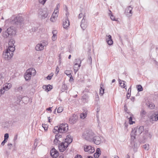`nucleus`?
<instances>
[{
	"mask_svg": "<svg viewBox=\"0 0 158 158\" xmlns=\"http://www.w3.org/2000/svg\"><path fill=\"white\" fill-rule=\"evenodd\" d=\"M68 130V125L67 123H62L60 124L59 126L54 127L52 131L54 133L57 132L63 133L67 132Z\"/></svg>",
	"mask_w": 158,
	"mask_h": 158,
	"instance_id": "1",
	"label": "nucleus"
},
{
	"mask_svg": "<svg viewBox=\"0 0 158 158\" xmlns=\"http://www.w3.org/2000/svg\"><path fill=\"white\" fill-rule=\"evenodd\" d=\"M143 130L144 127L142 126H140L139 127H137L133 129L131 133V140L135 139V136L139 135L143 131Z\"/></svg>",
	"mask_w": 158,
	"mask_h": 158,
	"instance_id": "2",
	"label": "nucleus"
},
{
	"mask_svg": "<svg viewBox=\"0 0 158 158\" xmlns=\"http://www.w3.org/2000/svg\"><path fill=\"white\" fill-rule=\"evenodd\" d=\"M94 135V133L92 131L86 130L83 133L82 137L83 139L85 140L91 142L92 138Z\"/></svg>",
	"mask_w": 158,
	"mask_h": 158,
	"instance_id": "3",
	"label": "nucleus"
},
{
	"mask_svg": "<svg viewBox=\"0 0 158 158\" xmlns=\"http://www.w3.org/2000/svg\"><path fill=\"white\" fill-rule=\"evenodd\" d=\"M48 10L47 8H40L38 11V16L41 19H44L46 18L48 15Z\"/></svg>",
	"mask_w": 158,
	"mask_h": 158,
	"instance_id": "4",
	"label": "nucleus"
},
{
	"mask_svg": "<svg viewBox=\"0 0 158 158\" xmlns=\"http://www.w3.org/2000/svg\"><path fill=\"white\" fill-rule=\"evenodd\" d=\"M36 73V71L33 68H30L28 69L25 74L24 77L26 81L30 80L31 79V76H34Z\"/></svg>",
	"mask_w": 158,
	"mask_h": 158,
	"instance_id": "5",
	"label": "nucleus"
},
{
	"mask_svg": "<svg viewBox=\"0 0 158 158\" xmlns=\"http://www.w3.org/2000/svg\"><path fill=\"white\" fill-rule=\"evenodd\" d=\"M15 50H5L3 54V57L7 60H10L13 55V52Z\"/></svg>",
	"mask_w": 158,
	"mask_h": 158,
	"instance_id": "6",
	"label": "nucleus"
},
{
	"mask_svg": "<svg viewBox=\"0 0 158 158\" xmlns=\"http://www.w3.org/2000/svg\"><path fill=\"white\" fill-rule=\"evenodd\" d=\"M81 61L79 59H76L75 60L74 64L73 69L75 73H76L80 69L81 66Z\"/></svg>",
	"mask_w": 158,
	"mask_h": 158,
	"instance_id": "7",
	"label": "nucleus"
},
{
	"mask_svg": "<svg viewBox=\"0 0 158 158\" xmlns=\"http://www.w3.org/2000/svg\"><path fill=\"white\" fill-rule=\"evenodd\" d=\"M83 148L85 152H87L90 154L92 153L95 151L94 148L91 146L85 145L84 146Z\"/></svg>",
	"mask_w": 158,
	"mask_h": 158,
	"instance_id": "8",
	"label": "nucleus"
},
{
	"mask_svg": "<svg viewBox=\"0 0 158 158\" xmlns=\"http://www.w3.org/2000/svg\"><path fill=\"white\" fill-rule=\"evenodd\" d=\"M47 42H43L40 44H38L36 45L35 49H46V46L48 45Z\"/></svg>",
	"mask_w": 158,
	"mask_h": 158,
	"instance_id": "9",
	"label": "nucleus"
},
{
	"mask_svg": "<svg viewBox=\"0 0 158 158\" xmlns=\"http://www.w3.org/2000/svg\"><path fill=\"white\" fill-rule=\"evenodd\" d=\"M101 138L98 136L95 135L93 136L92 138L91 142H93L96 145L99 144L101 142Z\"/></svg>",
	"mask_w": 158,
	"mask_h": 158,
	"instance_id": "10",
	"label": "nucleus"
},
{
	"mask_svg": "<svg viewBox=\"0 0 158 158\" xmlns=\"http://www.w3.org/2000/svg\"><path fill=\"white\" fill-rule=\"evenodd\" d=\"M77 116L73 114L69 118V122L71 124H74L77 121Z\"/></svg>",
	"mask_w": 158,
	"mask_h": 158,
	"instance_id": "11",
	"label": "nucleus"
},
{
	"mask_svg": "<svg viewBox=\"0 0 158 158\" xmlns=\"http://www.w3.org/2000/svg\"><path fill=\"white\" fill-rule=\"evenodd\" d=\"M68 144H67V143L64 142H62L60 145H59L58 146V148L60 152H63L68 147Z\"/></svg>",
	"mask_w": 158,
	"mask_h": 158,
	"instance_id": "12",
	"label": "nucleus"
},
{
	"mask_svg": "<svg viewBox=\"0 0 158 158\" xmlns=\"http://www.w3.org/2000/svg\"><path fill=\"white\" fill-rule=\"evenodd\" d=\"M23 21V19L21 17H16L14 18L12 21V23L19 24L21 23Z\"/></svg>",
	"mask_w": 158,
	"mask_h": 158,
	"instance_id": "13",
	"label": "nucleus"
},
{
	"mask_svg": "<svg viewBox=\"0 0 158 158\" xmlns=\"http://www.w3.org/2000/svg\"><path fill=\"white\" fill-rule=\"evenodd\" d=\"M15 42L13 39H10L8 45V47L6 49H15V46L14 45V44Z\"/></svg>",
	"mask_w": 158,
	"mask_h": 158,
	"instance_id": "14",
	"label": "nucleus"
},
{
	"mask_svg": "<svg viewBox=\"0 0 158 158\" xmlns=\"http://www.w3.org/2000/svg\"><path fill=\"white\" fill-rule=\"evenodd\" d=\"M12 87V85L10 83H6L4 85L3 87L1 88L4 93L5 91H8Z\"/></svg>",
	"mask_w": 158,
	"mask_h": 158,
	"instance_id": "15",
	"label": "nucleus"
},
{
	"mask_svg": "<svg viewBox=\"0 0 158 158\" xmlns=\"http://www.w3.org/2000/svg\"><path fill=\"white\" fill-rule=\"evenodd\" d=\"M51 155L53 158H56L58 156L59 153L55 149L52 148L50 151V152Z\"/></svg>",
	"mask_w": 158,
	"mask_h": 158,
	"instance_id": "16",
	"label": "nucleus"
},
{
	"mask_svg": "<svg viewBox=\"0 0 158 158\" xmlns=\"http://www.w3.org/2000/svg\"><path fill=\"white\" fill-rule=\"evenodd\" d=\"M133 8L131 6H128L126 10L125 13L128 16H131L132 15V10Z\"/></svg>",
	"mask_w": 158,
	"mask_h": 158,
	"instance_id": "17",
	"label": "nucleus"
},
{
	"mask_svg": "<svg viewBox=\"0 0 158 158\" xmlns=\"http://www.w3.org/2000/svg\"><path fill=\"white\" fill-rule=\"evenodd\" d=\"M68 17L63 21V27L64 28H67L69 25V20L68 19Z\"/></svg>",
	"mask_w": 158,
	"mask_h": 158,
	"instance_id": "18",
	"label": "nucleus"
},
{
	"mask_svg": "<svg viewBox=\"0 0 158 158\" xmlns=\"http://www.w3.org/2000/svg\"><path fill=\"white\" fill-rule=\"evenodd\" d=\"M107 38H106V40L107 43L109 45H111L113 44V41L112 39L111 36L110 35H106Z\"/></svg>",
	"mask_w": 158,
	"mask_h": 158,
	"instance_id": "19",
	"label": "nucleus"
},
{
	"mask_svg": "<svg viewBox=\"0 0 158 158\" xmlns=\"http://www.w3.org/2000/svg\"><path fill=\"white\" fill-rule=\"evenodd\" d=\"M7 30L10 35H15L16 34L15 30L13 27H9Z\"/></svg>",
	"mask_w": 158,
	"mask_h": 158,
	"instance_id": "20",
	"label": "nucleus"
},
{
	"mask_svg": "<svg viewBox=\"0 0 158 158\" xmlns=\"http://www.w3.org/2000/svg\"><path fill=\"white\" fill-rule=\"evenodd\" d=\"M73 139L70 135H68L66 136V138L65 139V142L67 143L68 144V145L70 144L72 141Z\"/></svg>",
	"mask_w": 158,
	"mask_h": 158,
	"instance_id": "21",
	"label": "nucleus"
},
{
	"mask_svg": "<svg viewBox=\"0 0 158 158\" xmlns=\"http://www.w3.org/2000/svg\"><path fill=\"white\" fill-rule=\"evenodd\" d=\"M89 98V96L86 94H85L82 97L81 100L84 102H87Z\"/></svg>",
	"mask_w": 158,
	"mask_h": 158,
	"instance_id": "22",
	"label": "nucleus"
},
{
	"mask_svg": "<svg viewBox=\"0 0 158 158\" xmlns=\"http://www.w3.org/2000/svg\"><path fill=\"white\" fill-rule=\"evenodd\" d=\"M134 140H131V144L130 146L133 148H135L137 147L138 145L136 143H135V142L134 141Z\"/></svg>",
	"mask_w": 158,
	"mask_h": 158,
	"instance_id": "23",
	"label": "nucleus"
},
{
	"mask_svg": "<svg viewBox=\"0 0 158 158\" xmlns=\"http://www.w3.org/2000/svg\"><path fill=\"white\" fill-rule=\"evenodd\" d=\"M72 71L71 70H66L65 71L64 73L67 75L69 77H70V79L71 78H72V79L73 80V78L72 76V75H71Z\"/></svg>",
	"mask_w": 158,
	"mask_h": 158,
	"instance_id": "24",
	"label": "nucleus"
},
{
	"mask_svg": "<svg viewBox=\"0 0 158 158\" xmlns=\"http://www.w3.org/2000/svg\"><path fill=\"white\" fill-rule=\"evenodd\" d=\"M58 12V10H55L52 15V17L56 19L58 16L57 13Z\"/></svg>",
	"mask_w": 158,
	"mask_h": 158,
	"instance_id": "25",
	"label": "nucleus"
},
{
	"mask_svg": "<svg viewBox=\"0 0 158 158\" xmlns=\"http://www.w3.org/2000/svg\"><path fill=\"white\" fill-rule=\"evenodd\" d=\"M9 35H10L7 31V30L2 33V36L5 38H7Z\"/></svg>",
	"mask_w": 158,
	"mask_h": 158,
	"instance_id": "26",
	"label": "nucleus"
},
{
	"mask_svg": "<svg viewBox=\"0 0 158 158\" xmlns=\"http://www.w3.org/2000/svg\"><path fill=\"white\" fill-rule=\"evenodd\" d=\"M104 88L103 85L102 84L100 85V94H101L102 95L104 93Z\"/></svg>",
	"mask_w": 158,
	"mask_h": 158,
	"instance_id": "27",
	"label": "nucleus"
},
{
	"mask_svg": "<svg viewBox=\"0 0 158 158\" xmlns=\"http://www.w3.org/2000/svg\"><path fill=\"white\" fill-rule=\"evenodd\" d=\"M87 113L86 112H83L80 115V118L82 119H84L87 116Z\"/></svg>",
	"mask_w": 158,
	"mask_h": 158,
	"instance_id": "28",
	"label": "nucleus"
},
{
	"mask_svg": "<svg viewBox=\"0 0 158 158\" xmlns=\"http://www.w3.org/2000/svg\"><path fill=\"white\" fill-rule=\"evenodd\" d=\"M124 81H121V80H119V84H120L121 86V87H123V88H124L126 89V86H124L125 85V83H124Z\"/></svg>",
	"mask_w": 158,
	"mask_h": 158,
	"instance_id": "29",
	"label": "nucleus"
},
{
	"mask_svg": "<svg viewBox=\"0 0 158 158\" xmlns=\"http://www.w3.org/2000/svg\"><path fill=\"white\" fill-rule=\"evenodd\" d=\"M148 104V106L150 109H152L155 108V105L153 103L150 102Z\"/></svg>",
	"mask_w": 158,
	"mask_h": 158,
	"instance_id": "30",
	"label": "nucleus"
},
{
	"mask_svg": "<svg viewBox=\"0 0 158 158\" xmlns=\"http://www.w3.org/2000/svg\"><path fill=\"white\" fill-rule=\"evenodd\" d=\"M61 141L60 140H58L57 139H55L53 143L54 144H55V145H57L59 144V143H60Z\"/></svg>",
	"mask_w": 158,
	"mask_h": 158,
	"instance_id": "31",
	"label": "nucleus"
},
{
	"mask_svg": "<svg viewBox=\"0 0 158 158\" xmlns=\"http://www.w3.org/2000/svg\"><path fill=\"white\" fill-rule=\"evenodd\" d=\"M87 23H82L81 24V27L83 30H85L87 27Z\"/></svg>",
	"mask_w": 158,
	"mask_h": 158,
	"instance_id": "32",
	"label": "nucleus"
},
{
	"mask_svg": "<svg viewBox=\"0 0 158 158\" xmlns=\"http://www.w3.org/2000/svg\"><path fill=\"white\" fill-rule=\"evenodd\" d=\"M58 132L56 133V134L55 135V138L57 139L58 140H60V139L62 137V135H60L59 134H58Z\"/></svg>",
	"mask_w": 158,
	"mask_h": 158,
	"instance_id": "33",
	"label": "nucleus"
},
{
	"mask_svg": "<svg viewBox=\"0 0 158 158\" xmlns=\"http://www.w3.org/2000/svg\"><path fill=\"white\" fill-rule=\"evenodd\" d=\"M137 90L139 92L143 91V89L142 86L141 85H137Z\"/></svg>",
	"mask_w": 158,
	"mask_h": 158,
	"instance_id": "34",
	"label": "nucleus"
},
{
	"mask_svg": "<svg viewBox=\"0 0 158 158\" xmlns=\"http://www.w3.org/2000/svg\"><path fill=\"white\" fill-rule=\"evenodd\" d=\"M4 80V76L3 74H0V81L2 82V83L3 84Z\"/></svg>",
	"mask_w": 158,
	"mask_h": 158,
	"instance_id": "35",
	"label": "nucleus"
},
{
	"mask_svg": "<svg viewBox=\"0 0 158 158\" xmlns=\"http://www.w3.org/2000/svg\"><path fill=\"white\" fill-rule=\"evenodd\" d=\"M47 92H48V91H50L52 89V86L50 85H47Z\"/></svg>",
	"mask_w": 158,
	"mask_h": 158,
	"instance_id": "36",
	"label": "nucleus"
},
{
	"mask_svg": "<svg viewBox=\"0 0 158 158\" xmlns=\"http://www.w3.org/2000/svg\"><path fill=\"white\" fill-rule=\"evenodd\" d=\"M132 117L131 116L129 118V123L130 124H132L134 123V122L132 121Z\"/></svg>",
	"mask_w": 158,
	"mask_h": 158,
	"instance_id": "37",
	"label": "nucleus"
},
{
	"mask_svg": "<svg viewBox=\"0 0 158 158\" xmlns=\"http://www.w3.org/2000/svg\"><path fill=\"white\" fill-rule=\"evenodd\" d=\"M144 148L147 150H148L149 149V145L148 144H146L143 146Z\"/></svg>",
	"mask_w": 158,
	"mask_h": 158,
	"instance_id": "38",
	"label": "nucleus"
},
{
	"mask_svg": "<svg viewBox=\"0 0 158 158\" xmlns=\"http://www.w3.org/2000/svg\"><path fill=\"white\" fill-rule=\"evenodd\" d=\"M53 74L52 73H51L50 74H49L47 77V78L48 80H50L51 79Z\"/></svg>",
	"mask_w": 158,
	"mask_h": 158,
	"instance_id": "39",
	"label": "nucleus"
},
{
	"mask_svg": "<svg viewBox=\"0 0 158 158\" xmlns=\"http://www.w3.org/2000/svg\"><path fill=\"white\" fill-rule=\"evenodd\" d=\"M146 113V112L143 109L142 110L140 113L141 115L142 116H143L144 115H145Z\"/></svg>",
	"mask_w": 158,
	"mask_h": 158,
	"instance_id": "40",
	"label": "nucleus"
},
{
	"mask_svg": "<svg viewBox=\"0 0 158 158\" xmlns=\"http://www.w3.org/2000/svg\"><path fill=\"white\" fill-rule=\"evenodd\" d=\"M42 127L44 128L45 131H47L48 130V126L45 124H42Z\"/></svg>",
	"mask_w": 158,
	"mask_h": 158,
	"instance_id": "41",
	"label": "nucleus"
},
{
	"mask_svg": "<svg viewBox=\"0 0 158 158\" xmlns=\"http://www.w3.org/2000/svg\"><path fill=\"white\" fill-rule=\"evenodd\" d=\"M63 110V108L62 107H60L58 108L57 111L58 113H60L62 112Z\"/></svg>",
	"mask_w": 158,
	"mask_h": 158,
	"instance_id": "42",
	"label": "nucleus"
},
{
	"mask_svg": "<svg viewBox=\"0 0 158 158\" xmlns=\"http://www.w3.org/2000/svg\"><path fill=\"white\" fill-rule=\"evenodd\" d=\"M46 1L47 0H39V2L42 5H44Z\"/></svg>",
	"mask_w": 158,
	"mask_h": 158,
	"instance_id": "43",
	"label": "nucleus"
},
{
	"mask_svg": "<svg viewBox=\"0 0 158 158\" xmlns=\"http://www.w3.org/2000/svg\"><path fill=\"white\" fill-rule=\"evenodd\" d=\"M84 16L85 17V15L83 14L82 13H81L79 14L78 18L79 19H81L82 17L83 18Z\"/></svg>",
	"mask_w": 158,
	"mask_h": 158,
	"instance_id": "44",
	"label": "nucleus"
},
{
	"mask_svg": "<svg viewBox=\"0 0 158 158\" xmlns=\"http://www.w3.org/2000/svg\"><path fill=\"white\" fill-rule=\"evenodd\" d=\"M4 139L7 140L9 138V134L8 133H6L4 136Z\"/></svg>",
	"mask_w": 158,
	"mask_h": 158,
	"instance_id": "45",
	"label": "nucleus"
},
{
	"mask_svg": "<svg viewBox=\"0 0 158 158\" xmlns=\"http://www.w3.org/2000/svg\"><path fill=\"white\" fill-rule=\"evenodd\" d=\"M86 23V19H85V16L83 17V19L81 21V23Z\"/></svg>",
	"mask_w": 158,
	"mask_h": 158,
	"instance_id": "46",
	"label": "nucleus"
},
{
	"mask_svg": "<svg viewBox=\"0 0 158 158\" xmlns=\"http://www.w3.org/2000/svg\"><path fill=\"white\" fill-rule=\"evenodd\" d=\"M95 153L99 154H100V155L101 154V152L100 149L99 148H97L96 151V152Z\"/></svg>",
	"mask_w": 158,
	"mask_h": 158,
	"instance_id": "47",
	"label": "nucleus"
},
{
	"mask_svg": "<svg viewBox=\"0 0 158 158\" xmlns=\"http://www.w3.org/2000/svg\"><path fill=\"white\" fill-rule=\"evenodd\" d=\"M153 116H154L155 121L158 120V114H155Z\"/></svg>",
	"mask_w": 158,
	"mask_h": 158,
	"instance_id": "48",
	"label": "nucleus"
},
{
	"mask_svg": "<svg viewBox=\"0 0 158 158\" xmlns=\"http://www.w3.org/2000/svg\"><path fill=\"white\" fill-rule=\"evenodd\" d=\"M88 62H89L90 64H91L92 63V59L91 56H90L88 60Z\"/></svg>",
	"mask_w": 158,
	"mask_h": 158,
	"instance_id": "49",
	"label": "nucleus"
},
{
	"mask_svg": "<svg viewBox=\"0 0 158 158\" xmlns=\"http://www.w3.org/2000/svg\"><path fill=\"white\" fill-rule=\"evenodd\" d=\"M99 96L98 94H96L95 96V100L98 101H99Z\"/></svg>",
	"mask_w": 158,
	"mask_h": 158,
	"instance_id": "50",
	"label": "nucleus"
},
{
	"mask_svg": "<svg viewBox=\"0 0 158 158\" xmlns=\"http://www.w3.org/2000/svg\"><path fill=\"white\" fill-rule=\"evenodd\" d=\"M100 156V154L95 153L94 154V156L95 158H98Z\"/></svg>",
	"mask_w": 158,
	"mask_h": 158,
	"instance_id": "51",
	"label": "nucleus"
},
{
	"mask_svg": "<svg viewBox=\"0 0 158 158\" xmlns=\"http://www.w3.org/2000/svg\"><path fill=\"white\" fill-rule=\"evenodd\" d=\"M59 71V69L58 66H57L56 69V74H58Z\"/></svg>",
	"mask_w": 158,
	"mask_h": 158,
	"instance_id": "52",
	"label": "nucleus"
},
{
	"mask_svg": "<svg viewBox=\"0 0 158 158\" xmlns=\"http://www.w3.org/2000/svg\"><path fill=\"white\" fill-rule=\"evenodd\" d=\"M57 38V36H52V39L53 41H55Z\"/></svg>",
	"mask_w": 158,
	"mask_h": 158,
	"instance_id": "53",
	"label": "nucleus"
},
{
	"mask_svg": "<svg viewBox=\"0 0 158 158\" xmlns=\"http://www.w3.org/2000/svg\"><path fill=\"white\" fill-rule=\"evenodd\" d=\"M131 93L129 92H127V99H129V98L130 97Z\"/></svg>",
	"mask_w": 158,
	"mask_h": 158,
	"instance_id": "54",
	"label": "nucleus"
},
{
	"mask_svg": "<svg viewBox=\"0 0 158 158\" xmlns=\"http://www.w3.org/2000/svg\"><path fill=\"white\" fill-rule=\"evenodd\" d=\"M47 85H43V86H42V88L45 89V90L46 91H47Z\"/></svg>",
	"mask_w": 158,
	"mask_h": 158,
	"instance_id": "55",
	"label": "nucleus"
},
{
	"mask_svg": "<svg viewBox=\"0 0 158 158\" xmlns=\"http://www.w3.org/2000/svg\"><path fill=\"white\" fill-rule=\"evenodd\" d=\"M110 18L111 20H115L114 19V17L111 14L110 15Z\"/></svg>",
	"mask_w": 158,
	"mask_h": 158,
	"instance_id": "56",
	"label": "nucleus"
},
{
	"mask_svg": "<svg viewBox=\"0 0 158 158\" xmlns=\"http://www.w3.org/2000/svg\"><path fill=\"white\" fill-rule=\"evenodd\" d=\"M7 145L9 149H10L12 147V144L11 143H8Z\"/></svg>",
	"mask_w": 158,
	"mask_h": 158,
	"instance_id": "57",
	"label": "nucleus"
},
{
	"mask_svg": "<svg viewBox=\"0 0 158 158\" xmlns=\"http://www.w3.org/2000/svg\"><path fill=\"white\" fill-rule=\"evenodd\" d=\"M4 93V91H3V90H2L1 89L0 90V97Z\"/></svg>",
	"mask_w": 158,
	"mask_h": 158,
	"instance_id": "58",
	"label": "nucleus"
},
{
	"mask_svg": "<svg viewBox=\"0 0 158 158\" xmlns=\"http://www.w3.org/2000/svg\"><path fill=\"white\" fill-rule=\"evenodd\" d=\"M6 142V140H5L4 139V140L1 143V145L2 146H3L4 145L5 143Z\"/></svg>",
	"mask_w": 158,
	"mask_h": 158,
	"instance_id": "59",
	"label": "nucleus"
},
{
	"mask_svg": "<svg viewBox=\"0 0 158 158\" xmlns=\"http://www.w3.org/2000/svg\"><path fill=\"white\" fill-rule=\"evenodd\" d=\"M57 31L56 30H53L52 31V34H54L56 35L57 34Z\"/></svg>",
	"mask_w": 158,
	"mask_h": 158,
	"instance_id": "60",
	"label": "nucleus"
},
{
	"mask_svg": "<svg viewBox=\"0 0 158 158\" xmlns=\"http://www.w3.org/2000/svg\"><path fill=\"white\" fill-rule=\"evenodd\" d=\"M56 19L51 17L50 19V20L52 22H54L55 21Z\"/></svg>",
	"mask_w": 158,
	"mask_h": 158,
	"instance_id": "61",
	"label": "nucleus"
},
{
	"mask_svg": "<svg viewBox=\"0 0 158 158\" xmlns=\"http://www.w3.org/2000/svg\"><path fill=\"white\" fill-rule=\"evenodd\" d=\"M60 7V5L59 4H57L56 5V10H58V9H59Z\"/></svg>",
	"mask_w": 158,
	"mask_h": 158,
	"instance_id": "62",
	"label": "nucleus"
},
{
	"mask_svg": "<svg viewBox=\"0 0 158 158\" xmlns=\"http://www.w3.org/2000/svg\"><path fill=\"white\" fill-rule=\"evenodd\" d=\"M35 27H34L32 28L31 30L30 31H31L34 32L35 31Z\"/></svg>",
	"mask_w": 158,
	"mask_h": 158,
	"instance_id": "63",
	"label": "nucleus"
},
{
	"mask_svg": "<svg viewBox=\"0 0 158 158\" xmlns=\"http://www.w3.org/2000/svg\"><path fill=\"white\" fill-rule=\"evenodd\" d=\"M22 89H23V88H22V87L21 86H20V87H19L18 88V90L19 91L20 90H21Z\"/></svg>",
	"mask_w": 158,
	"mask_h": 158,
	"instance_id": "64",
	"label": "nucleus"
}]
</instances>
